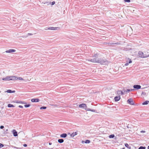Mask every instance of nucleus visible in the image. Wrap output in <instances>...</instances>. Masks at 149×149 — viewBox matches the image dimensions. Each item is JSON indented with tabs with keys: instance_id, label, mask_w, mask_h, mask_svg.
<instances>
[{
	"instance_id": "nucleus-1",
	"label": "nucleus",
	"mask_w": 149,
	"mask_h": 149,
	"mask_svg": "<svg viewBox=\"0 0 149 149\" xmlns=\"http://www.w3.org/2000/svg\"><path fill=\"white\" fill-rule=\"evenodd\" d=\"M16 77L7 76L6 78H3L2 80L4 81L15 80L16 79Z\"/></svg>"
},
{
	"instance_id": "nucleus-2",
	"label": "nucleus",
	"mask_w": 149,
	"mask_h": 149,
	"mask_svg": "<svg viewBox=\"0 0 149 149\" xmlns=\"http://www.w3.org/2000/svg\"><path fill=\"white\" fill-rule=\"evenodd\" d=\"M97 63H100L101 64L107 65L108 64V61L102 58H100L99 59V61Z\"/></svg>"
},
{
	"instance_id": "nucleus-3",
	"label": "nucleus",
	"mask_w": 149,
	"mask_h": 149,
	"mask_svg": "<svg viewBox=\"0 0 149 149\" xmlns=\"http://www.w3.org/2000/svg\"><path fill=\"white\" fill-rule=\"evenodd\" d=\"M99 58L96 57L93 58H89L87 60L88 61L92 62L97 63L99 61Z\"/></svg>"
},
{
	"instance_id": "nucleus-4",
	"label": "nucleus",
	"mask_w": 149,
	"mask_h": 149,
	"mask_svg": "<svg viewBox=\"0 0 149 149\" xmlns=\"http://www.w3.org/2000/svg\"><path fill=\"white\" fill-rule=\"evenodd\" d=\"M128 103L130 105H134V102H133L132 99L130 98L127 100Z\"/></svg>"
},
{
	"instance_id": "nucleus-5",
	"label": "nucleus",
	"mask_w": 149,
	"mask_h": 149,
	"mask_svg": "<svg viewBox=\"0 0 149 149\" xmlns=\"http://www.w3.org/2000/svg\"><path fill=\"white\" fill-rule=\"evenodd\" d=\"M139 56L141 58H144V56H143V53L141 51H139L138 52Z\"/></svg>"
},
{
	"instance_id": "nucleus-6",
	"label": "nucleus",
	"mask_w": 149,
	"mask_h": 149,
	"mask_svg": "<svg viewBox=\"0 0 149 149\" xmlns=\"http://www.w3.org/2000/svg\"><path fill=\"white\" fill-rule=\"evenodd\" d=\"M16 50L14 49H10L6 51V52L7 53H11L13 52H15Z\"/></svg>"
},
{
	"instance_id": "nucleus-7",
	"label": "nucleus",
	"mask_w": 149,
	"mask_h": 149,
	"mask_svg": "<svg viewBox=\"0 0 149 149\" xmlns=\"http://www.w3.org/2000/svg\"><path fill=\"white\" fill-rule=\"evenodd\" d=\"M141 86L140 85H135L133 86V87L134 88L136 89H139L141 88Z\"/></svg>"
},
{
	"instance_id": "nucleus-8",
	"label": "nucleus",
	"mask_w": 149,
	"mask_h": 149,
	"mask_svg": "<svg viewBox=\"0 0 149 149\" xmlns=\"http://www.w3.org/2000/svg\"><path fill=\"white\" fill-rule=\"evenodd\" d=\"M40 100L38 99H36V98H33L31 100V102H38Z\"/></svg>"
},
{
	"instance_id": "nucleus-9",
	"label": "nucleus",
	"mask_w": 149,
	"mask_h": 149,
	"mask_svg": "<svg viewBox=\"0 0 149 149\" xmlns=\"http://www.w3.org/2000/svg\"><path fill=\"white\" fill-rule=\"evenodd\" d=\"M79 107L80 108H82L87 107L86 105L85 104H80L79 105Z\"/></svg>"
},
{
	"instance_id": "nucleus-10",
	"label": "nucleus",
	"mask_w": 149,
	"mask_h": 149,
	"mask_svg": "<svg viewBox=\"0 0 149 149\" xmlns=\"http://www.w3.org/2000/svg\"><path fill=\"white\" fill-rule=\"evenodd\" d=\"M12 132H13V135L14 136H17L18 134H17V132L15 130H13Z\"/></svg>"
},
{
	"instance_id": "nucleus-11",
	"label": "nucleus",
	"mask_w": 149,
	"mask_h": 149,
	"mask_svg": "<svg viewBox=\"0 0 149 149\" xmlns=\"http://www.w3.org/2000/svg\"><path fill=\"white\" fill-rule=\"evenodd\" d=\"M58 28V27H49L48 29H49V30H57V29Z\"/></svg>"
},
{
	"instance_id": "nucleus-12",
	"label": "nucleus",
	"mask_w": 149,
	"mask_h": 149,
	"mask_svg": "<svg viewBox=\"0 0 149 149\" xmlns=\"http://www.w3.org/2000/svg\"><path fill=\"white\" fill-rule=\"evenodd\" d=\"M120 96H116L114 98V100L115 101H118L120 100Z\"/></svg>"
},
{
	"instance_id": "nucleus-13",
	"label": "nucleus",
	"mask_w": 149,
	"mask_h": 149,
	"mask_svg": "<svg viewBox=\"0 0 149 149\" xmlns=\"http://www.w3.org/2000/svg\"><path fill=\"white\" fill-rule=\"evenodd\" d=\"M67 136V134L66 133H63L60 136L62 138H65Z\"/></svg>"
},
{
	"instance_id": "nucleus-14",
	"label": "nucleus",
	"mask_w": 149,
	"mask_h": 149,
	"mask_svg": "<svg viewBox=\"0 0 149 149\" xmlns=\"http://www.w3.org/2000/svg\"><path fill=\"white\" fill-rule=\"evenodd\" d=\"M7 93H14L15 92V91H12L11 90H8L6 91Z\"/></svg>"
},
{
	"instance_id": "nucleus-15",
	"label": "nucleus",
	"mask_w": 149,
	"mask_h": 149,
	"mask_svg": "<svg viewBox=\"0 0 149 149\" xmlns=\"http://www.w3.org/2000/svg\"><path fill=\"white\" fill-rule=\"evenodd\" d=\"M77 132H73V133H72V134H70V136L71 137H74L76 135H77Z\"/></svg>"
},
{
	"instance_id": "nucleus-16",
	"label": "nucleus",
	"mask_w": 149,
	"mask_h": 149,
	"mask_svg": "<svg viewBox=\"0 0 149 149\" xmlns=\"http://www.w3.org/2000/svg\"><path fill=\"white\" fill-rule=\"evenodd\" d=\"M146 52H144V53H143V56H144V58H147L149 57V55L148 54H147L146 53Z\"/></svg>"
},
{
	"instance_id": "nucleus-17",
	"label": "nucleus",
	"mask_w": 149,
	"mask_h": 149,
	"mask_svg": "<svg viewBox=\"0 0 149 149\" xmlns=\"http://www.w3.org/2000/svg\"><path fill=\"white\" fill-rule=\"evenodd\" d=\"M64 141V140L63 139H60L58 140V142L60 143H62Z\"/></svg>"
},
{
	"instance_id": "nucleus-18",
	"label": "nucleus",
	"mask_w": 149,
	"mask_h": 149,
	"mask_svg": "<svg viewBox=\"0 0 149 149\" xmlns=\"http://www.w3.org/2000/svg\"><path fill=\"white\" fill-rule=\"evenodd\" d=\"M149 101H146L144 102L142 104L143 105H146L148 104Z\"/></svg>"
},
{
	"instance_id": "nucleus-19",
	"label": "nucleus",
	"mask_w": 149,
	"mask_h": 149,
	"mask_svg": "<svg viewBox=\"0 0 149 149\" xmlns=\"http://www.w3.org/2000/svg\"><path fill=\"white\" fill-rule=\"evenodd\" d=\"M16 77V79H15V80H17V79H19V80H23V79H22V77Z\"/></svg>"
},
{
	"instance_id": "nucleus-20",
	"label": "nucleus",
	"mask_w": 149,
	"mask_h": 149,
	"mask_svg": "<svg viewBox=\"0 0 149 149\" xmlns=\"http://www.w3.org/2000/svg\"><path fill=\"white\" fill-rule=\"evenodd\" d=\"M8 106L9 107H15V106L11 104H8Z\"/></svg>"
},
{
	"instance_id": "nucleus-21",
	"label": "nucleus",
	"mask_w": 149,
	"mask_h": 149,
	"mask_svg": "<svg viewBox=\"0 0 149 149\" xmlns=\"http://www.w3.org/2000/svg\"><path fill=\"white\" fill-rule=\"evenodd\" d=\"M17 103H22V104H26V103L25 102H22V101H18L17 102Z\"/></svg>"
},
{
	"instance_id": "nucleus-22",
	"label": "nucleus",
	"mask_w": 149,
	"mask_h": 149,
	"mask_svg": "<svg viewBox=\"0 0 149 149\" xmlns=\"http://www.w3.org/2000/svg\"><path fill=\"white\" fill-rule=\"evenodd\" d=\"M114 134H111L109 136V137L110 138H113L114 137Z\"/></svg>"
},
{
	"instance_id": "nucleus-23",
	"label": "nucleus",
	"mask_w": 149,
	"mask_h": 149,
	"mask_svg": "<svg viewBox=\"0 0 149 149\" xmlns=\"http://www.w3.org/2000/svg\"><path fill=\"white\" fill-rule=\"evenodd\" d=\"M90 142V141L88 140H86L85 142V143H89Z\"/></svg>"
},
{
	"instance_id": "nucleus-24",
	"label": "nucleus",
	"mask_w": 149,
	"mask_h": 149,
	"mask_svg": "<svg viewBox=\"0 0 149 149\" xmlns=\"http://www.w3.org/2000/svg\"><path fill=\"white\" fill-rule=\"evenodd\" d=\"M125 146L126 147H127L128 148L130 149L131 148L130 147H129V145L127 143H125Z\"/></svg>"
},
{
	"instance_id": "nucleus-25",
	"label": "nucleus",
	"mask_w": 149,
	"mask_h": 149,
	"mask_svg": "<svg viewBox=\"0 0 149 149\" xmlns=\"http://www.w3.org/2000/svg\"><path fill=\"white\" fill-rule=\"evenodd\" d=\"M146 147H145L140 146V147L138 149H145Z\"/></svg>"
},
{
	"instance_id": "nucleus-26",
	"label": "nucleus",
	"mask_w": 149,
	"mask_h": 149,
	"mask_svg": "<svg viewBox=\"0 0 149 149\" xmlns=\"http://www.w3.org/2000/svg\"><path fill=\"white\" fill-rule=\"evenodd\" d=\"M134 90V89H128L126 91V92H129L130 91H132Z\"/></svg>"
},
{
	"instance_id": "nucleus-27",
	"label": "nucleus",
	"mask_w": 149,
	"mask_h": 149,
	"mask_svg": "<svg viewBox=\"0 0 149 149\" xmlns=\"http://www.w3.org/2000/svg\"><path fill=\"white\" fill-rule=\"evenodd\" d=\"M30 104H25L24 106L25 107H30Z\"/></svg>"
},
{
	"instance_id": "nucleus-28",
	"label": "nucleus",
	"mask_w": 149,
	"mask_h": 149,
	"mask_svg": "<svg viewBox=\"0 0 149 149\" xmlns=\"http://www.w3.org/2000/svg\"><path fill=\"white\" fill-rule=\"evenodd\" d=\"M46 109V107H42L40 108V109L41 110L43 109Z\"/></svg>"
},
{
	"instance_id": "nucleus-29",
	"label": "nucleus",
	"mask_w": 149,
	"mask_h": 149,
	"mask_svg": "<svg viewBox=\"0 0 149 149\" xmlns=\"http://www.w3.org/2000/svg\"><path fill=\"white\" fill-rule=\"evenodd\" d=\"M98 57V55L97 54H95L93 56V57Z\"/></svg>"
},
{
	"instance_id": "nucleus-30",
	"label": "nucleus",
	"mask_w": 149,
	"mask_h": 149,
	"mask_svg": "<svg viewBox=\"0 0 149 149\" xmlns=\"http://www.w3.org/2000/svg\"><path fill=\"white\" fill-rule=\"evenodd\" d=\"M117 93L119 95H120V93H121V91H118L117 92Z\"/></svg>"
},
{
	"instance_id": "nucleus-31",
	"label": "nucleus",
	"mask_w": 149,
	"mask_h": 149,
	"mask_svg": "<svg viewBox=\"0 0 149 149\" xmlns=\"http://www.w3.org/2000/svg\"><path fill=\"white\" fill-rule=\"evenodd\" d=\"M3 146H4V145L3 144H2L1 143H0V148L3 147Z\"/></svg>"
},
{
	"instance_id": "nucleus-32",
	"label": "nucleus",
	"mask_w": 149,
	"mask_h": 149,
	"mask_svg": "<svg viewBox=\"0 0 149 149\" xmlns=\"http://www.w3.org/2000/svg\"><path fill=\"white\" fill-rule=\"evenodd\" d=\"M124 1L125 2H130V0H124Z\"/></svg>"
},
{
	"instance_id": "nucleus-33",
	"label": "nucleus",
	"mask_w": 149,
	"mask_h": 149,
	"mask_svg": "<svg viewBox=\"0 0 149 149\" xmlns=\"http://www.w3.org/2000/svg\"><path fill=\"white\" fill-rule=\"evenodd\" d=\"M129 63L127 61V63L125 64V65L126 66H127V65H129Z\"/></svg>"
},
{
	"instance_id": "nucleus-34",
	"label": "nucleus",
	"mask_w": 149,
	"mask_h": 149,
	"mask_svg": "<svg viewBox=\"0 0 149 149\" xmlns=\"http://www.w3.org/2000/svg\"><path fill=\"white\" fill-rule=\"evenodd\" d=\"M90 111H92V112H95V110H94V109H90Z\"/></svg>"
},
{
	"instance_id": "nucleus-35",
	"label": "nucleus",
	"mask_w": 149,
	"mask_h": 149,
	"mask_svg": "<svg viewBox=\"0 0 149 149\" xmlns=\"http://www.w3.org/2000/svg\"><path fill=\"white\" fill-rule=\"evenodd\" d=\"M55 1H53L52 3V5H54V4H55Z\"/></svg>"
},
{
	"instance_id": "nucleus-36",
	"label": "nucleus",
	"mask_w": 149,
	"mask_h": 149,
	"mask_svg": "<svg viewBox=\"0 0 149 149\" xmlns=\"http://www.w3.org/2000/svg\"><path fill=\"white\" fill-rule=\"evenodd\" d=\"M4 126H2V125L0 127V128H1V129H3V128H4Z\"/></svg>"
},
{
	"instance_id": "nucleus-37",
	"label": "nucleus",
	"mask_w": 149,
	"mask_h": 149,
	"mask_svg": "<svg viewBox=\"0 0 149 149\" xmlns=\"http://www.w3.org/2000/svg\"><path fill=\"white\" fill-rule=\"evenodd\" d=\"M129 63H132V61L131 59H130L129 61L128 62Z\"/></svg>"
},
{
	"instance_id": "nucleus-38",
	"label": "nucleus",
	"mask_w": 149,
	"mask_h": 149,
	"mask_svg": "<svg viewBox=\"0 0 149 149\" xmlns=\"http://www.w3.org/2000/svg\"><path fill=\"white\" fill-rule=\"evenodd\" d=\"M23 146L24 147H26L27 146V145L26 144H24Z\"/></svg>"
},
{
	"instance_id": "nucleus-39",
	"label": "nucleus",
	"mask_w": 149,
	"mask_h": 149,
	"mask_svg": "<svg viewBox=\"0 0 149 149\" xmlns=\"http://www.w3.org/2000/svg\"><path fill=\"white\" fill-rule=\"evenodd\" d=\"M48 28H49V27H46L45 28V29L46 30H49V29H48Z\"/></svg>"
},
{
	"instance_id": "nucleus-40",
	"label": "nucleus",
	"mask_w": 149,
	"mask_h": 149,
	"mask_svg": "<svg viewBox=\"0 0 149 149\" xmlns=\"http://www.w3.org/2000/svg\"><path fill=\"white\" fill-rule=\"evenodd\" d=\"M19 107L20 108H23V107L21 105H19Z\"/></svg>"
},
{
	"instance_id": "nucleus-41",
	"label": "nucleus",
	"mask_w": 149,
	"mask_h": 149,
	"mask_svg": "<svg viewBox=\"0 0 149 149\" xmlns=\"http://www.w3.org/2000/svg\"><path fill=\"white\" fill-rule=\"evenodd\" d=\"M124 93H123V92L122 91H121V93H120V95H123Z\"/></svg>"
},
{
	"instance_id": "nucleus-42",
	"label": "nucleus",
	"mask_w": 149,
	"mask_h": 149,
	"mask_svg": "<svg viewBox=\"0 0 149 149\" xmlns=\"http://www.w3.org/2000/svg\"><path fill=\"white\" fill-rule=\"evenodd\" d=\"M86 109L87 111H90V109H90L89 108H87V109Z\"/></svg>"
},
{
	"instance_id": "nucleus-43",
	"label": "nucleus",
	"mask_w": 149,
	"mask_h": 149,
	"mask_svg": "<svg viewBox=\"0 0 149 149\" xmlns=\"http://www.w3.org/2000/svg\"><path fill=\"white\" fill-rule=\"evenodd\" d=\"M28 34L29 35H33V34L31 33H28Z\"/></svg>"
},
{
	"instance_id": "nucleus-44",
	"label": "nucleus",
	"mask_w": 149,
	"mask_h": 149,
	"mask_svg": "<svg viewBox=\"0 0 149 149\" xmlns=\"http://www.w3.org/2000/svg\"><path fill=\"white\" fill-rule=\"evenodd\" d=\"M85 141H82V143H85Z\"/></svg>"
},
{
	"instance_id": "nucleus-45",
	"label": "nucleus",
	"mask_w": 149,
	"mask_h": 149,
	"mask_svg": "<svg viewBox=\"0 0 149 149\" xmlns=\"http://www.w3.org/2000/svg\"><path fill=\"white\" fill-rule=\"evenodd\" d=\"M52 143H51L49 142V145H52Z\"/></svg>"
},
{
	"instance_id": "nucleus-46",
	"label": "nucleus",
	"mask_w": 149,
	"mask_h": 149,
	"mask_svg": "<svg viewBox=\"0 0 149 149\" xmlns=\"http://www.w3.org/2000/svg\"><path fill=\"white\" fill-rule=\"evenodd\" d=\"M141 132H145V131H142Z\"/></svg>"
},
{
	"instance_id": "nucleus-47",
	"label": "nucleus",
	"mask_w": 149,
	"mask_h": 149,
	"mask_svg": "<svg viewBox=\"0 0 149 149\" xmlns=\"http://www.w3.org/2000/svg\"><path fill=\"white\" fill-rule=\"evenodd\" d=\"M119 44V43H114V44Z\"/></svg>"
},
{
	"instance_id": "nucleus-48",
	"label": "nucleus",
	"mask_w": 149,
	"mask_h": 149,
	"mask_svg": "<svg viewBox=\"0 0 149 149\" xmlns=\"http://www.w3.org/2000/svg\"><path fill=\"white\" fill-rule=\"evenodd\" d=\"M147 148L148 149H149V146H148Z\"/></svg>"
},
{
	"instance_id": "nucleus-49",
	"label": "nucleus",
	"mask_w": 149,
	"mask_h": 149,
	"mask_svg": "<svg viewBox=\"0 0 149 149\" xmlns=\"http://www.w3.org/2000/svg\"><path fill=\"white\" fill-rule=\"evenodd\" d=\"M45 3H44V4H45Z\"/></svg>"
},
{
	"instance_id": "nucleus-50",
	"label": "nucleus",
	"mask_w": 149,
	"mask_h": 149,
	"mask_svg": "<svg viewBox=\"0 0 149 149\" xmlns=\"http://www.w3.org/2000/svg\"><path fill=\"white\" fill-rule=\"evenodd\" d=\"M1 92V91H0V93Z\"/></svg>"
}]
</instances>
